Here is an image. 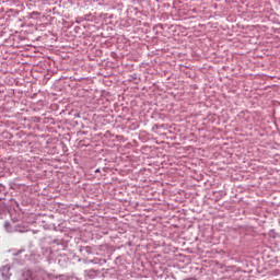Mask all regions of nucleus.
I'll list each match as a JSON object with an SVG mask.
<instances>
[{
    "mask_svg": "<svg viewBox=\"0 0 280 280\" xmlns=\"http://www.w3.org/2000/svg\"><path fill=\"white\" fill-rule=\"evenodd\" d=\"M10 277H12V273H10V268L3 267L1 269V279L2 280H10Z\"/></svg>",
    "mask_w": 280,
    "mask_h": 280,
    "instance_id": "obj_1",
    "label": "nucleus"
},
{
    "mask_svg": "<svg viewBox=\"0 0 280 280\" xmlns=\"http://www.w3.org/2000/svg\"><path fill=\"white\" fill-rule=\"evenodd\" d=\"M95 172L97 173V172H100V170H96Z\"/></svg>",
    "mask_w": 280,
    "mask_h": 280,
    "instance_id": "obj_2",
    "label": "nucleus"
}]
</instances>
